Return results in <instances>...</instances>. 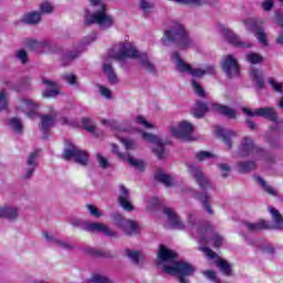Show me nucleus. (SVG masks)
Returning a JSON list of instances; mask_svg holds the SVG:
<instances>
[{"label":"nucleus","mask_w":283,"mask_h":283,"mask_svg":"<svg viewBox=\"0 0 283 283\" xmlns=\"http://www.w3.org/2000/svg\"><path fill=\"white\" fill-rule=\"evenodd\" d=\"M157 266H160L167 275H178V253L160 244L157 252Z\"/></svg>","instance_id":"1"},{"label":"nucleus","mask_w":283,"mask_h":283,"mask_svg":"<svg viewBox=\"0 0 283 283\" xmlns=\"http://www.w3.org/2000/svg\"><path fill=\"white\" fill-rule=\"evenodd\" d=\"M113 59H115V61H125V59H138L142 67L147 70V72H154V70H156L154 64L149 62L147 54L140 53L138 50H136V48L132 46L129 42L122 43V48L117 53L113 55Z\"/></svg>","instance_id":"2"},{"label":"nucleus","mask_w":283,"mask_h":283,"mask_svg":"<svg viewBox=\"0 0 283 283\" xmlns=\"http://www.w3.org/2000/svg\"><path fill=\"white\" fill-rule=\"evenodd\" d=\"M269 211L274 220V224H269L265 220H260L254 223L243 222L241 229H245V231H249L250 233H255L263 229H283V218L282 214H280V211L273 207H269Z\"/></svg>","instance_id":"3"},{"label":"nucleus","mask_w":283,"mask_h":283,"mask_svg":"<svg viewBox=\"0 0 283 283\" xmlns=\"http://www.w3.org/2000/svg\"><path fill=\"white\" fill-rule=\"evenodd\" d=\"M209 111L219 112V114L227 116V118H235V111L231 109L228 106H222L213 102H210L208 104L197 102L195 107L192 108V116H195V118H202V116H205V114H207V112Z\"/></svg>","instance_id":"4"},{"label":"nucleus","mask_w":283,"mask_h":283,"mask_svg":"<svg viewBox=\"0 0 283 283\" xmlns=\"http://www.w3.org/2000/svg\"><path fill=\"white\" fill-rule=\"evenodd\" d=\"M71 224L76 229H82V231H88V233H104V235H107V238H116V232L112 231L109 227L103 223L73 219Z\"/></svg>","instance_id":"5"},{"label":"nucleus","mask_w":283,"mask_h":283,"mask_svg":"<svg viewBox=\"0 0 283 283\" xmlns=\"http://www.w3.org/2000/svg\"><path fill=\"white\" fill-rule=\"evenodd\" d=\"M84 23L85 25H94V23H97V25L112 28L114 25V18H112V15H107V6L102 3L101 9L91 17H86Z\"/></svg>","instance_id":"6"},{"label":"nucleus","mask_w":283,"mask_h":283,"mask_svg":"<svg viewBox=\"0 0 283 283\" xmlns=\"http://www.w3.org/2000/svg\"><path fill=\"white\" fill-rule=\"evenodd\" d=\"M115 227L122 229L126 235H138L140 233V226L136 221L125 219L119 213L113 216Z\"/></svg>","instance_id":"7"},{"label":"nucleus","mask_w":283,"mask_h":283,"mask_svg":"<svg viewBox=\"0 0 283 283\" xmlns=\"http://www.w3.org/2000/svg\"><path fill=\"white\" fill-rule=\"evenodd\" d=\"M243 24L245 25V29L248 32H254V36H256L259 43L261 45H269V41L266 40V33L264 32V29L258 24V20L254 18H247L243 20Z\"/></svg>","instance_id":"8"},{"label":"nucleus","mask_w":283,"mask_h":283,"mask_svg":"<svg viewBox=\"0 0 283 283\" xmlns=\"http://www.w3.org/2000/svg\"><path fill=\"white\" fill-rule=\"evenodd\" d=\"M251 155L266 156V151L255 146L253 144V139L249 137H244L239 147V156L244 157V156H251Z\"/></svg>","instance_id":"9"},{"label":"nucleus","mask_w":283,"mask_h":283,"mask_svg":"<svg viewBox=\"0 0 283 283\" xmlns=\"http://www.w3.org/2000/svg\"><path fill=\"white\" fill-rule=\"evenodd\" d=\"M63 158L64 160L74 158L75 163H78V165H87V151L78 149V147L73 144L64 148Z\"/></svg>","instance_id":"10"},{"label":"nucleus","mask_w":283,"mask_h":283,"mask_svg":"<svg viewBox=\"0 0 283 283\" xmlns=\"http://www.w3.org/2000/svg\"><path fill=\"white\" fill-rule=\"evenodd\" d=\"M221 34L224 36L226 41H228V43H230L231 45H234V48H243V49L253 48L252 42L241 41L240 36L227 27H221Z\"/></svg>","instance_id":"11"},{"label":"nucleus","mask_w":283,"mask_h":283,"mask_svg":"<svg viewBox=\"0 0 283 283\" xmlns=\"http://www.w3.org/2000/svg\"><path fill=\"white\" fill-rule=\"evenodd\" d=\"M142 138L153 145V151L158 158H165V144H163L159 136L144 132L142 133Z\"/></svg>","instance_id":"12"},{"label":"nucleus","mask_w":283,"mask_h":283,"mask_svg":"<svg viewBox=\"0 0 283 283\" xmlns=\"http://www.w3.org/2000/svg\"><path fill=\"white\" fill-rule=\"evenodd\" d=\"M242 112L243 114H247V116H262L263 118H268V120H272L273 123H280V120H277V113H275V108L263 107L253 112L247 107H243Z\"/></svg>","instance_id":"13"},{"label":"nucleus","mask_w":283,"mask_h":283,"mask_svg":"<svg viewBox=\"0 0 283 283\" xmlns=\"http://www.w3.org/2000/svg\"><path fill=\"white\" fill-rule=\"evenodd\" d=\"M196 273V268L185 261V260H179L178 261V280L179 283H189V277Z\"/></svg>","instance_id":"14"},{"label":"nucleus","mask_w":283,"mask_h":283,"mask_svg":"<svg viewBox=\"0 0 283 283\" xmlns=\"http://www.w3.org/2000/svg\"><path fill=\"white\" fill-rule=\"evenodd\" d=\"M17 111L25 114L28 118H36L39 114V104L34 103L32 99L23 98L20 101Z\"/></svg>","instance_id":"15"},{"label":"nucleus","mask_w":283,"mask_h":283,"mask_svg":"<svg viewBox=\"0 0 283 283\" xmlns=\"http://www.w3.org/2000/svg\"><path fill=\"white\" fill-rule=\"evenodd\" d=\"M188 171L195 178L196 182L199 185L202 191L210 189L211 181H209V179L202 174V170H200L198 166H189Z\"/></svg>","instance_id":"16"},{"label":"nucleus","mask_w":283,"mask_h":283,"mask_svg":"<svg viewBox=\"0 0 283 283\" xmlns=\"http://www.w3.org/2000/svg\"><path fill=\"white\" fill-rule=\"evenodd\" d=\"M199 242H212L213 247H222L224 239L222 235L213 232L211 227H207L199 237Z\"/></svg>","instance_id":"17"},{"label":"nucleus","mask_w":283,"mask_h":283,"mask_svg":"<svg viewBox=\"0 0 283 283\" xmlns=\"http://www.w3.org/2000/svg\"><path fill=\"white\" fill-rule=\"evenodd\" d=\"M36 167H39V150L31 153L24 165V178L30 179L36 171Z\"/></svg>","instance_id":"18"},{"label":"nucleus","mask_w":283,"mask_h":283,"mask_svg":"<svg viewBox=\"0 0 283 283\" xmlns=\"http://www.w3.org/2000/svg\"><path fill=\"white\" fill-rule=\"evenodd\" d=\"M112 151L113 154H116L119 160H125L126 163L132 165V167H136V169H145V163L143 160L134 159L133 157L129 156V154L120 153L116 144H112Z\"/></svg>","instance_id":"19"},{"label":"nucleus","mask_w":283,"mask_h":283,"mask_svg":"<svg viewBox=\"0 0 283 283\" xmlns=\"http://www.w3.org/2000/svg\"><path fill=\"white\" fill-rule=\"evenodd\" d=\"M193 45V42L191 41V38H189V33L187 32V29H185V25L179 24L178 25V50H187V48H191Z\"/></svg>","instance_id":"20"},{"label":"nucleus","mask_w":283,"mask_h":283,"mask_svg":"<svg viewBox=\"0 0 283 283\" xmlns=\"http://www.w3.org/2000/svg\"><path fill=\"white\" fill-rule=\"evenodd\" d=\"M161 43L163 45H169V43H174L175 48H178V22H175V25L171 29H168L164 32Z\"/></svg>","instance_id":"21"},{"label":"nucleus","mask_w":283,"mask_h":283,"mask_svg":"<svg viewBox=\"0 0 283 283\" xmlns=\"http://www.w3.org/2000/svg\"><path fill=\"white\" fill-rule=\"evenodd\" d=\"M42 83L46 85V90L42 93L44 98H54L61 94V85L50 80L42 78Z\"/></svg>","instance_id":"22"},{"label":"nucleus","mask_w":283,"mask_h":283,"mask_svg":"<svg viewBox=\"0 0 283 283\" xmlns=\"http://www.w3.org/2000/svg\"><path fill=\"white\" fill-rule=\"evenodd\" d=\"M191 134H193V125L187 120L180 122L178 126L179 140H193Z\"/></svg>","instance_id":"23"},{"label":"nucleus","mask_w":283,"mask_h":283,"mask_svg":"<svg viewBox=\"0 0 283 283\" xmlns=\"http://www.w3.org/2000/svg\"><path fill=\"white\" fill-rule=\"evenodd\" d=\"M119 197H118V202L119 206L124 211H133L134 206L132 205V201L129 200V190L125 188V186H119Z\"/></svg>","instance_id":"24"},{"label":"nucleus","mask_w":283,"mask_h":283,"mask_svg":"<svg viewBox=\"0 0 283 283\" xmlns=\"http://www.w3.org/2000/svg\"><path fill=\"white\" fill-rule=\"evenodd\" d=\"M54 123H56V117L54 116V114L41 116L40 129L44 134V138H48V134H50V128L54 127Z\"/></svg>","instance_id":"25"},{"label":"nucleus","mask_w":283,"mask_h":283,"mask_svg":"<svg viewBox=\"0 0 283 283\" xmlns=\"http://www.w3.org/2000/svg\"><path fill=\"white\" fill-rule=\"evenodd\" d=\"M223 72H240V64L233 59V55H228L221 62Z\"/></svg>","instance_id":"26"},{"label":"nucleus","mask_w":283,"mask_h":283,"mask_svg":"<svg viewBox=\"0 0 283 283\" xmlns=\"http://www.w3.org/2000/svg\"><path fill=\"white\" fill-rule=\"evenodd\" d=\"M43 237L45 238L46 242L53 244L54 247H60V249H74V245L67 241H63L48 232H43Z\"/></svg>","instance_id":"27"},{"label":"nucleus","mask_w":283,"mask_h":283,"mask_svg":"<svg viewBox=\"0 0 283 283\" xmlns=\"http://www.w3.org/2000/svg\"><path fill=\"white\" fill-rule=\"evenodd\" d=\"M24 45L31 52H40V50L50 48V42L48 40L36 41V40L29 39V40H25Z\"/></svg>","instance_id":"28"},{"label":"nucleus","mask_w":283,"mask_h":283,"mask_svg":"<svg viewBox=\"0 0 283 283\" xmlns=\"http://www.w3.org/2000/svg\"><path fill=\"white\" fill-rule=\"evenodd\" d=\"M216 134H217V136H220L221 138H223V142L226 143V145H228L229 149H231V147H232L231 138H235V136H238V133H235L233 130H224L220 126L216 127Z\"/></svg>","instance_id":"29"},{"label":"nucleus","mask_w":283,"mask_h":283,"mask_svg":"<svg viewBox=\"0 0 283 283\" xmlns=\"http://www.w3.org/2000/svg\"><path fill=\"white\" fill-rule=\"evenodd\" d=\"M164 214L167 217L166 229H176L178 227V217L171 208H164Z\"/></svg>","instance_id":"30"},{"label":"nucleus","mask_w":283,"mask_h":283,"mask_svg":"<svg viewBox=\"0 0 283 283\" xmlns=\"http://www.w3.org/2000/svg\"><path fill=\"white\" fill-rule=\"evenodd\" d=\"M19 216V210L14 207L0 208V218H7V220H14Z\"/></svg>","instance_id":"31"},{"label":"nucleus","mask_w":283,"mask_h":283,"mask_svg":"<svg viewBox=\"0 0 283 283\" xmlns=\"http://www.w3.org/2000/svg\"><path fill=\"white\" fill-rule=\"evenodd\" d=\"M155 179L158 182H161V185H165V187L174 186V177H171V175H167V174L163 172V170H159L156 172Z\"/></svg>","instance_id":"32"},{"label":"nucleus","mask_w":283,"mask_h":283,"mask_svg":"<svg viewBox=\"0 0 283 283\" xmlns=\"http://www.w3.org/2000/svg\"><path fill=\"white\" fill-rule=\"evenodd\" d=\"M195 198H197V200H200V202L202 203L205 210L207 211V213H209V216H213V209H211V206L209 205V200H211V197H209V195H207V192L203 193H196Z\"/></svg>","instance_id":"33"},{"label":"nucleus","mask_w":283,"mask_h":283,"mask_svg":"<svg viewBox=\"0 0 283 283\" xmlns=\"http://www.w3.org/2000/svg\"><path fill=\"white\" fill-rule=\"evenodd\" d=\"M81 52L78 51H70L62 55L61 63L65 67V65H70L71 61L78 59Z\"/></svg>","instance_id":"34"},{"label":"nucleus","mask_w":283,"mask_h":283,"mask_svg":"<svg viewBox=\"0 0 283 283\" xmlns=\"http://www.w3.org/2000/svg\"><path fill=\"white\" fill-rule=\"evenodd\" d=\"M23 21L24 23H29L30 25H36V23H41V13L33 11L24 15Z\"/></svg>","instance_id":"35"},{"label":"nucleus","mask_w":283,"mask_h":283,"mask_svg":"<svg viewBox=\"0 0 283 283\" xmlns=\"http://www.w3.org/2000/svg\"><path fill=\"white\" fill-rule=\"evenodd\" d=\"M250 77L259 90H264V76L262 75V73L252 72L250 74Z\"/></svg>","instance_id":"36"},{"label":"nucleus","mask_w":283,"mask_h":283,"mask_svg":"<svg viewBox=\"0 0 283 283\" xmlns=\"http://www.w3.org/2000/svg\"><path fill=\"white\" fill-rule=\"evenodd\" d=\"M117 138H119L120 143L124 145L126 151H134L136 147H138V144H136V140L133 139H125L118 136V133H115Z\"/></svg>","instance_id":"37"},{"label":"nucleus","mask_w":283,"mask_h":283,"mask_svg":"<svg viewBox=\"0 0 283 283\" xmlns=\"http://www.w3.org/2000/svg\"><path fill=\"white\" fill-rule=\"evenodd\" d=\"M238 169H239L240 174H247L249 171H252V169H255V163L241 161L238 164Z\"/></svg>","instance_id":"38"},{"label":"nucleus","mask_w":283,"mask_h":283,"mask_svg":"<svg viewBox=\"0 0 283 283\" xmlns=\"http://www.w3.org/2000/svg\"><path fill=\"white\" fill-rule=\"evenodd\" d=\"M216 264L223 275H231V264H229L227 261L219 259Z\"/></svg>","instance_id":"39"},{"label":"nucleus","mask_w":283,"mask_h":283,"mask_svg":"<svg viewBox=\"0 0 283 283\" xmlns=\"http://www.w3.org/2000/svg\"><path fill=\"white\" fill-rule=\"evenodd\" d=\"M256 182L261 185V187L269 193L270 196H277V190H275L273 187L269 186L264 179L261 177H256Z\"/></svg>","instance_id":"40"},{"label":"nucleus","mask_w":283,"mask_h":283,"mask_svg":"<svg viewBox=\"0 0 283 283\" xmlns=\"http://www.w3.org/2000/svg\"><path fill=\"white\" fill-rule=\"evenodd\" d=\"M9 125L11 129L17 132V134H21L23 132V124L21 123V119L17 117L11 118V120L9 122Z\"/></svg>","instance_id":"41"},{"label":"nucleus","mask_w":283,"mask_h":283,"mask_svg":"<svg viewBox=\"0 0 283 283\" xmlns=\"http://www.w3.org/2000/svg\"><path fill=\"white\" fill-rule=\"evenodd\" d=\"M247 61L252 65H258V63H262V61H264V57L258 53L251 52L247 54Z\"/></svg>","instance_id":"42"},{"label":"nucleus","mask_w":283,"mask_h":283,"mask_svg":"<svg viewBox=\"0 0 283 283\" xmlns=\"http://www.w3.org/2000/svg\"><path fill=\"white\" fill-rule=\"evenodd\" d=\"M82 125L86 132H90L91 134H94L96 132V126H94V122H92V118L84 117L82 118Z\"/></svg>","instance_id":"43"},{"label":"nucleus","mask_w":283,"mask_h":283,"mask_svg":"<svg viewBox=\"0 0 283 283\" xmlns=\"http://www.w3.org/2000/svg\"><path fill=\"white\" fill-rule=\"evenodd\" d=\"M135 123L142 127H145V129H154V124L149 123L144 116L138 115L135 118Z\"/></svg>","instance_id":"44"},{"label":"nucleus","mask_w":283,"mask_h":283,"mask_svg":"<svg viewBox=\"0 0 283 283\" xmlns=\"http://www.w3.org/2000/svg\"><path fill=\"white\" fill-rule=\"evenodd\" d=\"M54 11V7L48 1L40 4V14H50Z\"/></svg>","instance_id":"45"},{"label":"nucleus","mask_w":283,"mask_h":283,"mask_svg":"<svg viewBox=\"0 0 283 283\" xmlns=\"http://www.w3.org/2000/svg\"><path fill=\"white\" fill-rule=\"evenodd\" d=\"M98 92L103 98H106V101H112V90L103 86V85H97Z\"/></svg>","instance_id":"46"},{"label":"nucleus","mask_w":283,"mask_h":283,"mask_svg":"<svg viewBox=\"0 0 283 283\" xmlns=\"http://www.w3.org/2000/svg\"><path fill=\"white\" fill-rule=\"evenodd\" d=\"M126 255L134 264H138V261L140 260V252L134 251V250H126Z\"/></svg>","instance_id":"47"},{"label":"nucleus","mask_w":283,"mask_h":283,"mask_svg":"<svg viewBox=\"0 0 283 283\" xmlns=\"http://www.w3.org/2000/svg\"><path fill=\"white\" fill-rule=\"evenodd\" d=\"M8 109V93L6 91H0V112Z\"/></svg>","instance_id":"48"},{"label":"nucleus","mask_w":283,"mask_h":283,"mask_svg":"<svg viewBox=\"0 0 283 283\" xmlns=\"http://www.w3.org/2000/svg\"><path fill=\"white\" fill-rule=\"evenodd\" d=\"M179 3H185L186 6H191L192 8H200V6H205V0H178Z\"/></svg>","instance_id":"49"},{"label":"nucleus","mask_w":283,"mask_h":283,"mask_svg":"<svg viewBox=\"0 0 283 283\" xmlns=\"http://www.w3.org/2000/svg\"><path fill=\"white\" fill-rule=\"evenodd\" d=\"M269 83H270L272 90H274V92H277L279 94H282V87H283L282 82H277L275 78L270 77Z\"/></svg>","instance_id":"50"},{"label":"nucleus","mask_w":283,"mask_h":283,"mask_svg":"<svg viewBox=\"0 0 283 283\" xmlns=\"http://www.w3.org/2000/svg\"><path fill=\"white\" fill-rule=\"evenodd\" d=\"M64 81H66V83H69V85H72L73 87H78V80L73 73L66 74L64 76Z\"/></svg>","instance_id":"51"},{"label":"nucleus","mask_w":283,"mask_h":283,"mask_svg":"<svg viewBox=\"0 0 283 283\" xmlns=\"http://www.w3.org/2000/svg\"><path fill=\"white\" fill-rule=\"evenodd\" d=\"M91 282L94 283H112V280L107 276H103L101 274H95L91 277Z\"/></svg>","instance_id":"52"},{"label":"nucleus","mask_w":283,"mask_h":283,"mask_svg":"<svg viewBox=\"0 0 283 283\" xmlns=\"http://www.w3.org/2000/svg\"><path fill=\"white\" fill-rule=\"evenodd\" d=\"M202 273H203L205 277L210 280V282L220 283V279L216 275V272L208 270V271H203Z\"/></svg>","instance_id":"53"},{"label":"nucleus","mask_w":283,"mask_h":283,"mask_svg":"<svg viewBox=\"0 0 283 283\" xmlns=\"http://www.w3.org/2000/svg\"><path fill=\"white\" fill-rule=\"evenodd\" d=\"M178 70H180L181 72H193L191 65L185 63L184 60L180 57L178 59Z\"/></svg>","instance_id":"54"},{"label":"nucleus","mask_w":283,"mask_h":283,"mask_svg":"<svg viewBox=\"0 0 283 283\" xmlns=\"http://www.w3.org/2000/svg\"><path fill=\"white\" fill-rule=\"evenodd\" d=\"M196 158H198L199 160H207V158H216V155L209 151L201 150L196 154Z\"/></svg>","instance_id":"55"},{"label":"nucleus","mask_w":283,"mask_h":283,"mask_svg":"<svg viewBox=\"0 0 283 283\" xmlns=\"http://www.w3.org/2000/svg\"><path fill=\"white\" fill-rule=\"evenodd\" d=\"M87 210L88 213L93 216V218H101V216H103V213H101V210H98V208H96V206L94 205H87Z\"/></svg>","instance_id":"56"},{"label":"nucleus","mask_w":283,"mask_h":283,"mask_svg":"<svg viewBox=\"0 0 283 283\" xmlns=\"http://www.w3.org/2000/svg\"><path fill=\"white\" fill-rule=\"evenodd\" d=\"M200 251H202L209 260H216V258H218V254L207 247L200 248Z\"/></svg>","instance_id":"57"},{"label":"nucleus","mask_w":283,"mask_h":283,"mask_svg":"<svg viewBox=\"0 0 283 283\" xmlns=\"http://www.w3.org/2000/svg\"><path fill=\"white\" fill-rule=\"evenodd\" d=\"M139 1H140V9L145 12V14H147L149 12V10H151L154 8L151 2H149L147 0H139Z\"/></svg>","instance_id":"58"},{"label":"nucleus","mask_w":283,"mask_h":283,"mask_svg":"<svg viewBox=\"0 0 283 283\" xmlns=\"http://www.w3.org/2000/svg\"><path fill=\"white\" fill-rule=\"evenodd\" d=\"M192 87L195 90V93L198 94L200 98H205V90L202 88V86H200V84H198V82L193 81Z\"/></svg>","instance_id":"59"},{"label":"nucleus","mask_w":283,"mask_h":283,"mask_svg":"<svg viewBox=\"0 0 283 283\" xmlns=\"http://www.w3.org/2000/svg\"><path fill=\"white\" fill-rule=\"evenodd\" d=\"M97 161L99 167H102V169H107V167H109V161L107 160V158L103 157V155L97 154Z\"/></svg>","instance_id":"60"},{"label":"nucleus","mask_w":283,"mask_h":283,"mask_svg":"<svg viewBox=\"0 0 283 283\" xmlns=\"http://www.w3.org/2000/svg\"><path fill=\"white\" fill-rule=\"evenodd\" d=\"M106 78L112 85H116V83H118V75H116L115 72H107Z\"/></svg>","instance_id":"61"},{"label":"nucleus","mask_w":283,"mask_h":283,"mask_svg":"<svg viewBox=\"0 0 283 283\" xmlns=\"http://www.w3.org/2000/svg\"><path fill=\"white\" fill-rule=\"evenodd\" d=\"M17 56L21 63H28V52H25V50H19Z\"/></svg>","instance_id":"62"},{"label":"nucleus","mask_w":283,"mask_h":283,"mask_svg":"<svg viewBox=\"0 0 283 283\" xmlns=\"http://www.w3.org/2000/svg\"><path fill=\"white\" fill-rule=\"evenodd\" d=\"M149 206H147V210L151 211V208L158 207L160 205V200L157 197H153L148 201Z\"/></svg>","instance_id":"63"},{"label":"nucleus","mask_w":283,"mask_h":283,"mask_svg":"<svg viewBox=\"0 0 283 283\" xmlns=\"http://www.w3.org/2000/svg\"><path fill=\"white\" fill-rule=\"evenodd\" d=\"M262 8H263V10H265V12H269V10H271L273 8V0H265L262 3Z\"/></svg>","instance_id":"64"}]
</instances>
